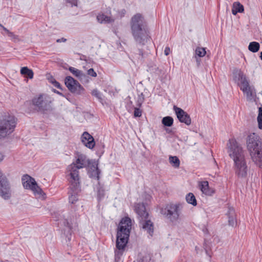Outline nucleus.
I'll use <instances>...</instances> for the list:
<instances>
[{"label":"nucleus","mask_w":262,"mask_h":262,"mask_svg":"<svg viewBox=\"0 0 262 262\" xmlns=\"http://www.w3.org/2000/svg\"><path fill=\"white\" fill-rule=\"evenodd\" d=\"M227 146L229 156L234 161L235 175L240 178H246L247 175L248 166L243 148L234 138L229 140Z\"/></svg>","instance_id":"f257e3e1"},{"label":"nucleus","mask_w":262,"mask_h":262,"mask_svg":"<svg viewBox=\"0 0 262 262\" xmlns=\"http://www.w3.org/2000/svg\"><path fill=\"white\" fill-rule=\"evenodd\" d=\"M130 29L132 34L135 41L144 45L149 38L146 21L140 13L135 14L131 18Z\"/></svg>","instance_id":"f03ea898"},{"label":"nucleus","mask_w":262,"mask_h":262,"mask_svg":"<svg viewBox=\"0 0 262 262\" xmlns=\"http://www.w3.org/2000/svg\"><path fill=\"white\" fill-rule=\"evenodd\" d=\"M247 148L252 161L262 168V141L255 133L249 135L247 141Z\"/></svg>","instance_id":"7ed1b4c3"},{"label":"nucleus","mask_w":262,"mask_h":262,"mask_svg":"<svg viewBox=\"0 0 262 262\" xmlns=\"http://www.w3.org/2000/svg\"><path fill=\"white\" fill-rule=\"evenodd\" d=\"M90 164V161L85 155L78 154L76 160L68 166L67 171L69 172L70 178L79 179L78 169L86 167Z\"/></svg>","instance_id":"20e7f679"},{"label":"nucleus","mask_w":262,"mask_h":262,"mask_svg":"<svg viewBox=\"0 0 262 262\" xmlns=\"http://www.w3.org/2000/svg\"><path fill=\"white\" fill-rule=\"evenodd\" d=\"M233 80L237 82L240 89L246 94L247 98L251 100L253 97V92L246 75L241 70H235L233 72Z\"/></svg>","instance_id":"39448f33"},{"label":"nucleus","mask_w":262,"mask_h":262,"mask_svg":"<svg viewBox=\"0 0 262 262\" xmlns=\"http://www.w3.org/2000/svg\"><path fill=\"white\" fill-rule=\"evenodd\" d=\"M16 125V119L13 115L9 114L0 118V139L11 134Z\"/></svg>","instance_id":"423d86ee"},{"label":"nucleus","mask_w":262,"mask_h":262,"mask_svg":"<svg viewBox=\"0 0 262 262\" xmlns=\"http://www.w3.org/2000/svg\"><path fill=\"white\" fill-rule=\"evenodd\" d=\"M181 208V205L179 203H170L161 208L160 213L170 222L174 223L179 220Z\"/></svg>","instance_id":"0eeeda50"},{"label":"nucleus","mask_w":262,"mask_h":262,"mask_svg":"<svg viewBox=\"0 0 262 262\" xmlns=\"http://www.w3.org/2000/svg\"><path fill=\"white\" fill-rule=\"evenodd\" d=\"M132 223L131 219L128 217H125L121 219L120 222L117 234V239L122 238L124 241H128L130 230L132 229Z\"/></svg>","instance_id":"6e6552de"},{"label":"nucleus","mask_w":262,"mask_h":262,"mask_svg":"<svg viewBox=\"0 0 262 262\" xmlns=\"http://www.w3.org/2000/svg\"><path fill=\"white\" fill-rule=\"evenodd\" d=\"M32 103L35 109L38 112L45 113L52 110L51 101L44 95H39L34 97L32 100Z\"/></svg>","instance_id":"1a4fd4ad"},{"label":"nucleus","mask_w":262,"mask_h":262,"mask_svg":"<svg viewBox=\"0 0 262 262\" xmlns=\"http://www.w3.org/2000/svg\"><path fill=\"white\" fill-rule=\"evenodd\" d=\"M70 186L68 191L69 200L71 204H74L78 201V193L80 191L79 179H68Z\"/></svg>","instance_id":"9d476101"},{"label":"nucleus","mask_w":262,"mask_h":262,"mask_svg":"<svg viewBox=\"0 0 262 262\" xmlns=\"http://www.w3.org/2000/svg\"><path fill=\"white\" fill-rule=\"evenodd\" d=\"M4 156L0 152V162L3 160ZM0 195L5 200L10 198L11 193L10 186L6 177L0 170Z\"/></svg>","instance_id":"9b49d317"},{"label":"nucleus","mask_w":262,"mask_h":262,"mask_svg":"<svg viewBox=\"0 0 262 262\" xmlns=\"http://www.w3.org/2000/svg\"><path fill=\"white\" fill-rule=\"evenodd\" d=\"M22 184L25 189H31L35 194L41 195L42 189L37 185L35 179L28 174H25L21 178Z\"/></svg>","instance_id":"f8f14e48"},{"label":"nucleus","mask_w":262,"mask_h":262,"mask_svg":"<svg viewBox=\"0 0 262 262\" xmlns=\"http://www.w3.org/2000/svg\"><path fill=\"white\" fill-rule=\"evenodd\" d=\"M64 83L68 90L73 94L81 95L85 91L79 82L71 76H69L65 78Z\"/></svg>","instance_id":"ddd939ff"},{"label":"nucleus","mask_w":262,"mask_h":262,"mask_svg":"<svg viewBox=\"0 0 262 262\" xmlns=\"http://www.w3.org/2000/svg\"><path fill=\"white\" fill-rule=\"evenodd\" d=\"M139 225L142 230L146 231L150 236H152L154 231V225L149 216L143 219L141 218V220L139 221Z\"/></svg>","instance_id":"4468645a"},{"label":"nucleus","mask_w":262,"mask_h":262,"mask_svg":"<svg viewBox=\"0 0 262 262\" xmlns=\"http://www.w3.org/2000/svg\"><path fill=\"white\" fill-rule=\"evenodd\" d=\"M173 110L177 115L178 120L182 123H184L187 125H189L191 123V118L186 112L182 108L173 106Z\"/></svg>","instance_id":"2eb2a0df"},{"label":"nucleus","mask_w":262,"mask_h":262,"mask_svg":"<svg viewBox=\"0 0 262 262\" xmlns=\"http://www.w3.org/2000/svg\"><path fill=\"white\" fill-rule=\"evenodd\" d=\"M124 239L119 238L116 240V248L115 251V261L118 262L122 255H123L124 249L128 242L127 241H123Z\"/></svg>","instance_id":"dca6fc26"},{"label":"nucleus","mask_w":262,"mask_h":262,"mask_svg":"<svg viewBox=\"0 0 262 262\" xmlns=\"http://www.w3.org/2000/svg\"><path fill=\"white\" fill-rule=\"evenodd\" d=\"M134 210L138 215V220H141V218L145 219L149 216L148 213L146 211L145 206L143 203H136L134 206Z\"/></svg>","instance_id":"f3484780"},{"label":"nucleus","mask_w":262,"mask_h":262,"mask_svg":"<svg viewBox=\"0 0 262 262\" xmlns=\"http://www.w3.org/2000/svg\"><path fill=\"white\" fill-rule=\"evenodd\" d=\"M81 140L82 143L90 149L93 148L95 145L94 138L86 132H84L82 135Z\"/></svg>","instance_id":"a211bd4d"},{"label":"nucleus","mask_w":262,"mask_h":262,"mask_svg":"<svg viewBox=\"0 0 262 262\" xmlns=\"http://www.w3.org/2000/svg\"><path fill=\"white\" fill-rule=\"evenodd\" d=\"M200 189L206 195H211L214 193V190L209 187L208 181H203L199 184Z\"/></svg>","instance_id":"6ab92c4d"},{"label":"nucleus","mask_w":262,"mask_h":262,"mask_svg":"<svg viewBox=\"0 0 262 262\" xmlns=\"http://www.w3.org/2000/svg\"><path fill=\"white\" fill-rule=\"evenodd\" d=\"M228 218L229 225L233 227L236 224L235 210L233 208L229 207L226 213Z\"/></svg>","instance_id":"aec40b11"},{"label":"nucleus","mask_w":262,"mask_h":262,"mask_svg":"<svg viewBox=\"0 0 262 262\" xmlns=\"http://www.w3.org/2000/svg\"><path fill=\"white\" fill-rule=\"evenodd\" d=\"M69 70L73 74V75L78 78L80 80L87 78L86 75L81 71L74 67H70L69 68Z\"/></svg>","instance_id":"412c9836"},{"label":"nucleus","mask_w":262,"mask_h":262,"mask_svg":"<svg viewBox=\"0 0 262 262\" xmlns=\"http://www.w3.org/2000/svg\"><path fill=\"white\" fill-rule=\"evenodd\" d=\"M244 6L239 2H234L233 4L232 13L236 15L237 13H242L244 11Z\"/></svg>","instance_id":"4be33fe9"},{"label":"nucleus","mask_w":262,"mask_h":262,"mask_svg":"<svg viewBox=\"0 0 262 262\" xmlns=\"http://www.w3.org/2000/svg\"><path fill=\"white\" fill-rule=\"evenodd\" d=\"M20 74L25 76L29 79L33 78L34 73L31 69H29L27 67H23L20 70Z\"/></svg>","instance_id":"5701e85b"},{"label":"nucleus","mask_w":262,"mask_h":262,"mask_svg":"<svg viewBox=\"0 0 262 262\" xmlns=\"http://www.w3.org/2000/svg\"><path fill=\"white\" fill-rule=\"evenodd\" d=\"M260 48L259 43L256 41L251 42L248 46L249 51L253 53H256L258 51Z\"/></svg>","instance_id":"b1692460"},{"label":"nucleus","mask_w":262,"mask_h":262,"mask_svg":"<svg viewBox=\"0 0 262 262\" xmlns=\"http://www.w3.org/2000/svg\"><path fill=\"white\" fill-rule=\"evenodd\" d=\"M186 200L188 204H191L194 206L197 205L195 197L192 193L190 192L187 194Z\"/></svg>","instance_id":"393cba45"},{"label":"nucleus","mask_w":262,"mask_h":262,"mask_svg":"<svg viewBox=\"0 0 262 262\" xmlns=\"http://www.w3.org/2000/svg\"><path fill=\"white\" fill-rule=\"evenodd\" d=\"M97 19L100 23H109L111 20L110 17L104 14H99L97 16Z\"/></svg>","instance_id":"a878e982"},{"label":"nucleus","mask_w":262,"mask_h":262,"mask_svg":"<svg viewBox=\"0 0 262 262\" xmlns=\"http://www.w3.org/2000/svg\"><path fill=\"white\" fill-rule=\"evenodd\" d=\"M169 162L172 165L173 167L178 168L180 166V160L179 158L176 156H170L169 157Z\"/></svg>","instance_id":"bb28decb"},{"label":"nucleus","mask_w":262,"mask_h":262,"mask_svg":"<svg viewBox=\"0 0 262 262\" xmlns=\"http://www.w3.org/2000/svg\"><path fill=\"white\" fill-rule=\"evenodd\" d=\"M162 123L166 126H171L173 124V120L169 116L165 117L162 119Z\"/></svg>","instance_id":"cd10ccee"},{"label":"nucleus","mask_w":262,"mask_h":262,"mask_svg":"<svg viewBox=\"0 0 262 262\" xmlns=\"http://www.w3.org/2000/svg\"><path fill=\"white\" fill-rule=\"evenodd\" d=\"M195 52V55L200 57H204L206 54L205 49L202 47H197Z\"/></svg>","instance_id":"c85d7f7f"},{"label":"nucleus","mask_w":262,"mask_h":262,"mask_svg":"<svg viewBox=\"0 0 262 262\" xmlns=\"http://www.w3.org/2000/svg\"><path fill=\"white\" fill-rule=\"evenodd\" d=\"M257 122L258 125V128L260 129H262V107H260L258 109V114L257 116Z\"/></svg>","instance_id":"c756f323"},{"label":"nucleus","mask_w":262,"mask_h":262,"mask_svg":"<svg viewBox=\"0 0 262 262\" xmlns=\"http://www.w3.org/2000/svg\"><path fill=\"white\" fill-rule=\"evenodd\" d=\"M91 94L93 96H95L96 98H97L99 100H101L102 99V95H101V93L97 89L93 90L91 92Z\"/></svg>","instance_id":"7c9ffc66"},{"label":"nucleus","mask_w":262,"mask_h":262,"mask_svg":"<svg viewBox=\"0 0 262 262\" xmlns=\"http://www.w3.org/2000/svg\"><path fill=\"white\" fill-rule=\"evenodd\" d=\"M144 98L143 96V94L142 93L141 96H139L137 101V106L138 107H140L141 106L142 104L143 103V102L144 101Z\"/></svg>","instance_id":"2f4dec72"},{"label":"nucleus","mask_w":262,"mask_h":262,"mask_svg":"<svg viewBox=\"0 0 262 262\" xmlns=\"http://www.w3.org/2000/svg\"><path fill=\"white\" fill-rule=\"evenodd\" d=\"M74 222V220H70V221H69L68 219L65 220V221L64 222V225L68 227L69 229H72V224H73Z\"/></svg>","instance_id":"473e14b6"},{"label":"nucleus","mask_w":262,"mask_h":262,"mask_svg":"<svg viewBox=\"0 0 262 262\" xmlns=\"http://www.w3.org/2000/svg\"><path fill=\"white\" fill-rule=\"evenodd\" d=\"M134 115L135 117H139L142 115V111L139 108L135 107Z\"/></svg>","instance_id":"72a5a7b5"},{"label":"nucleus","mask_w":262,"mask_h":262,"mask_svg":"<svg viewBox=\"0 0 262 262\" xmlns=\"http://www.w3.org/2000/svg\"><path fill=\"white\" fill-rule=\"evenodd\" d=\"M52 217L55 221H58V220H60V219L61 217V215L59 212H54L52 213Z\"/></svg>","instance_id":"f704fd0d"},{"label":"nucleus","mask_w":262,"mask_h":262,"mask_svg":"<svg viewBox=\"0 0 262 262\" xmlns=\"http://www.w3.org/2000/svg\"><path fill=\"white\" fill-rule=\"evenodd\" d=\"M87 74L93 77H96L97 76V73L94 71L93 68H91L88 70Z\"/></svg>","instance_id":"c9c22d12"},{"label":"nucleus","mask_w":262,"mask_h":262,"mask_svg":"<svg viewBox=\"0 0 262 262\" xmlns=\"http://www.w3.org/2000/svg\"><path fill=\"white\" fill-rule=\"evenodd\" d=\"M52 82L53 84V85H54V86H55L56 88L59 89H61V86L60 84L58 82L56 81L55 80H54V81H52Z\"/></svg>","instance_id":"e433bc0d"},{"label":"nucleus","mask_w":262,"mask_h":262,"mask_svg":"<svg viewBox=\"0 0 262 262\" xmlns=\"http://www.w3.org/2000/svg\"><path fill=\"white\" fill-rule=\"evenodd\" d=\"M170 52V49L169 47H167L165 48V50H164V54L165 55L167 56L169 54Z\"/></svg>","instance_id":"4c0bfd02"},{"label":"nucleus","mask_w":262,"mask_h":262,"mask_svg":"<svg viewBox=\"0 0 262 262\" xmlns=\"http://www.w3.org/2000/svg\"><path fill=\"white\" fill-rule=\"evenodd\" d=\"M67 41V39L62 37L60 39H58L56 40L57 42H66Z\"/></svg>","instance_id":"58836bf2"},{"label":"nucleus","mask_w":262,"mask_h":262,"mask_svg":"<svg viewBox=\"0 0 262 262\" xmlns=\"http://www.w3.org/2000/svg\"><path fill=\"white\" fill-rule=\"evenodd\" d=\"M8 35L10 37L15 38L16 36L14 34L13 32H10V31L7 33Z\"/></svg>","instance_id":"ea45409f"},{"label":"nucleus","mask_w":262,"mask_h":262,"mask_svg":"<svg viewBox=\"0 0 262 262\" xmlns=\"http://www.w3.org/2000/svg\"><path fill=\"white\" fill-rule=\"evenodd\" d=\"M0 27H1L3 30L6 31L7 32V33H8V32L9 31V30H8L6 28H5V27H4L3 25H2L1 24H0Z\"/></svg>","instance_id":"a19ab883"},{"label":"nucleus","mask_w":262,"mask_h":262,"mask_svg":"<svg viewBox=\"0 0 262 262\" xmlns=\"http://www.w3.org/2000/svg\"><path fill=\"white\" fill-rule=\"evenodd\" d=\"M72 5L74 6H77V0H71V2H70Z\"/></svg>","instance_id":"79ce46f5"},{"label":"nucleus","mask_w":262,"mask_h":262,"mask_svg":"<svg viewBox=\"0 0 262 262\" xmlns=\"http://www.w3.org/2000/svg\"><path fill=\"white\" fill-rule=\"evenodd\" d=\"M139 54L142 56H143L142 51L141 50H139Z\"/></svg>","instance_id":"37998d69"},{"label":"nucleus","mask_w":262,"mask_h":262,"mask_svg":"<svg viewBox=\"0 0 262 262\" xmlns=\"http://www.w3.org/2000/svg\"><path fill=\"white\" fill-rule=\"evenodd\" d=\"M259 57L261 59V60H262V51L260 52V55Z\"/></svg>","instance_id":"c03bdc74"},{"label":"nucleus","mask_w":262,"mask_h":262,"mask_svg":"<svg viewBox=\"0 0 262 262\" xmlns=\"http://www.w3.org/2000/svg\"><path fill=\"white\" fill-rule=\"evenodd\" d=\"M166 132H167V133H170V132H171V131H170L169 129H166Z\"/></svg>","instance_id":"a18cd8bd"},{"label":"nucleus","mask_w":262,"mask_h":262,"mask_svg":"<svg viewBox=\"0 0 262 262\" xmlns=\"http://www.w3.org/2000/svg\"><path fill=\"white\" fill-rule=\"evenodd\" d=\"M96 170H97V173H98L99 172V169H98V168L97 167H96Z\"/></svg>","instance_id":"49530a36"},{"label":"nucleus","mask_w":262,"mask_h":262,"mask_svg":"<svg viewBox=\"0 0 262 262\" xmlns=\"http://www.w3.org/2000/svg\"><path fill=\"white\" fill-rule=\"evenodd\" d=\"M57 93H58V94H61V93H59V92H57Z\"/></svg>","instance_id":"de8ad7c7"},{"label":"nucleus","mask_w":262,"mask_h":262,"mask_svg":"<svg viewBox=\"0 0 262 262\" xmlns=\"http://www.w3.org/2000/svg\"><path fill=\"white\" fill-rule=\"evenodd\" d=\"M98 192L100 194V190H99Z\"/></svg>","instance_id":"09e8293b"}]
</instances>
